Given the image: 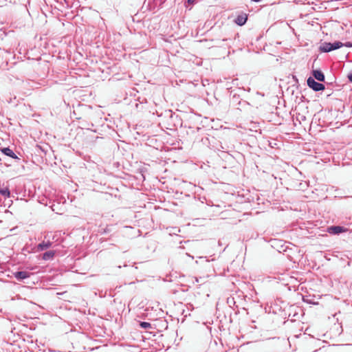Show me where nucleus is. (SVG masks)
<instances>
[{
  "label": "nucleus",
  "instance_id": "nucleus-1",
  "mask_svg": "<svg viewBox=\"0 0 352 352\" xmlns=\"http://www.w3.org/2000/svg\"><path fill=\"white\" fill-rule=\"evenodd\" d=\"M342 47V43L340 41H336L334 43L324 42L322 43L319 47V50L322 52H329L333 50L339 49Z\"/></svg>",
  "mask_w": 352,
  "mask_h": 352
},
{
  "label": "nucleus",
  "instance_id": "nucleus-2",
  "mask_svg": "<svg viewBox=\"0 0 352 352\" xmlns=\"http://www.w3.org/2000/svg\"><path fill=\"white\" fill-rule=\"evenodd\" d=\"M309 87L315 91H319L324 89V85L320 82H316L312 77H309L307 80Z\"/></svg>",
  "mask_w": 352,
  "mask_h": 352
},
{
  "label": "nucleus",
  "instance_id": "nucleus-3",
  "mask_svg": "<svg viewBox=\"0 0 352 352\" xmlns=\"http://www.w3.org/2000/svg\"><path fill=\"white\" fill-rule=\"evenodd\" d=\"M348 230L347 228L343 227V226H330V227H328L327 228V232L331 234H339L342 232H346Z\"/></svg>",
  "mask_w": 352,
  "mask_h": 352
},
{
  "label": "nucleus",
  "instance_id": "nucleus-4",
  "mask_svg": "<svg viewBox=\"0 0 352 352\" xmlns=\"http://www.w3.org/2000/svg\"><path fill=\"white\" fill-rule=\"evenodd\" d=\"M247 20L248 14L244 12H241L237 15L234 21L238 25L242 26L245 24Z\"/></svg>",
  "mask_w": 352,
  "mask_h": 352
},
{
  "label": "nucleus",
  "instance_id": "nucleus-5",
  "mask_svg": "<svg viewBox=\"0 0 352 352\" xmlns=\"http://www.w3.org/2000/svg\"><path fill=\"white\" fill-rule=\"evenodd\" d=\"M31 273L27 271H18L13 274L17 280H22L30 277Z\"/></svg>",
  "mask_w": 352,
  "mask_h": 352
},
{
  "label": "nucleus",
  "instance_id": "nucleus-6",
  "mask_svg": "<svg viewBox=\"0 0 352 352\" xmlns=\"http://www.w3.org/2000/svg\"><path fill=\"white\" fill-rule=\"evenodd\" d=\"M166 1V0H154L152 3L148 4L149 10L153 11L156 8L159 10Z\"/></svg>",
  "mask_w": 352,
  "mask_h": 352
},
{
  "label": "nucleus",
  "instance_id": "nucleus-7",
  "mask_svg": "<svg viewBox=\"0 0 352 352\" xmlns=\"http://www.w3.org/2000/svg\"><path fill=\"white\" fill-rule=\"evenodd\" d=\"M312 75L318 81H320V82L324 81V79H325L324 75L320 70H318V69L313 70Z\"/></svg>",
  "mask_w": 352,
  "mask_h": 352
},
{
  "label": "nucleus",
  "instance_id": "nucleus-8",
  "mask_svg": "<svg viewBox=\"0 0 352 352\" xmlns=\"http://www.w3.org/2000/svg\"><path fill=\"white\" fill-rule=\"evenodd\" d=\"M241 99L240 98L239 95L234 94L230 100V104L234 108L241 111V108L240 107H237V104Z\"/></svg>",
  "mask_w": 352,
  "mask_h": 352
},
{
  "label": "nucleus",
  "instance_id": "nucleus-9",
  "mask_svg": "<svg viewBox=\"0 0 352 352\" xmlns=\"http://www.w3.org/2000/svg\"><path fill=\"white\" fill-rule=\"evenodd\" d=\"M1 152L4 155H7L8 157H12L13 159H17L18 158L16 155L14 153V151L12 149H10V148H8V147L3 148H1Z\"/></svg>",
  "mask_w": 352,
  "mask_h": 352
},
{
  "label": "nucleus",
  "instance_id": "nucleus-10",
  "mask_svg": "<svg viewBox=\"0 0 352 352\" xmlns=\"http://www.w3.org/2000/svg\"><path fill=\"white\" fill-rule=\"evenodd\" d=\"M55 256V251L50 250L43 253L42 258L45 261H49L52 259Z\"/></svg>",
  "mask_w": 352,
  "mask_h": 352
},
{
  "label": "nucleus",
  "instance_id": "nucleus-11",
  "mask_svg": "<svg viewBox=\"0 0 352 352\" xmlns=\"http://www.w3.org/2000/svg\"><path fill=\"white\" fill-rule=\"evenodd\" d=\"M52 242L50 241H43L42 243H39L37 246L38 250L43 251L45 250H47V248H50L52 245Z\"/></svg>",
  "mask_w": 352,
  "mask_h": 352
},
{
  "label": "nucleus",
  "instance_id": "nucleus-12",
  "mask_svg": "<svg viewBox=\"0 0 352 352\" xmlns=\"http://www.w3.org/2000/svg\"><path fill=\"white\" fill-rule=\"evenodd\" d=\"M0 194L3 196L4 197H10V192L8 187L1 188L0 189Z\"/></svg>",
  "mask_w": 352,
  "mask_h": 352
},
{
  "label": "nucleus",
  "instance_id": "nucleus-13",
  "mask_svg": "<svg viewBox=\"0 0 352 352\" xmlns=\"http://www.w3.org/2000/svg\"><path fill=\"white\" fill-rule=\"evenodd\" d=\"M250 105V104L245 100H241L239 101L237 104V107H240L241 108V111L243 109H245L246 107H248Z\"/></svg>",
  "mask_w": 352,
  "mask_h": 352
},
{
  "label": "nucleus",
  "instance_id": "nucleus-14",
  "mask_svg": "<svg viewBox=\"0 0 352 352\" xmlns=\"http://www.w3.org/2000/svg\"><path fill=\"white\" fill-rule=\"evenodd\" d=\"M196 2V0H186L185 2V6L186 8H188L189 10L191 9V6L194 5Z\"/></svg>",
  "mask_w": 352,
  "mask_h": 352
},
{
  "label": "nucleus",
  "instance_id": "nucleus-15",
  "mask_svg": "<svg viewBox=\"0 0 352 352\" xmlns=\"http://www.w3.org/2000/svg\"><path fill=\"white\" fill-rule=\"evenodd\" d=\"M140 326L144 329H148L151 327V324L147 322H140Z\"/></svg>",
  "mask_w": 352,
  "mask_h": 352
},
{
  "label": "nucleus",
  "instance_id": "nucleus-16",
  "mask_svg": "<svg viewBox=\"0 0 352 352\" xmlns=\"http://www.w3.org/2000/svg\"><path fill=\"white\" fill-rule=\"evenodd\" d=\"M352 47V43L351 42H346L342 43V47Z\"/></svg>",
  "mask_w": 352,
  "mask_h": 352
},
{
  "label": "nucleus",
  "instance_id": "nucleus-17",
  "mask_svg": "<svg viewBox=\"0 0 352 352\" xmlns=\"http://www.w3.org/2000/svg\"><path fill=\"white\" fill-rule=\"evenodd\" d=\"M349 80L352 82V72L348 75Z\"/></svg>",
  "mask_w": 352,
  "mask_h": 352
},
{
  "label": "nucleus",
  "instance_id": "nucleus-18",
  "mask_svg": "<svg viewBox=\"0 0 352 352\" xmlns=\"http://www.w3.org/2000/svg\"><path fill=\"white\" fill-rule=\"evenodd\" d=\"M305 116L301 117V119H305Z\"/></svg>",
  "mask_w": 352,
  "mask_h": 352
},
{
  "label": "nucleus",
  "instance_id": "nucleus-19",
  "mask_svg": "<svg viewBox=\"0 0 352 352\" xmlns=\"http://www.w3.org/2000/svg\"><path fill=\"white\" fill-rule=\"evenodd\" d=\"M305 116L301 117V119H305Z\"/></svg>",
  "mask_w": 352,
  "mask_h": 352
}]
</instances>
